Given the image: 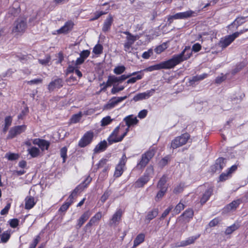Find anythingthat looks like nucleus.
<instances>
[{
  "label": "nucleus",
  "mask_w": 248,
  "mask_h": 248,
  "mask_svg": "<svg viewBox=\"0 0 248 248\" xmlns=\"http://www.w3.org/2000/svg\"><path fill=\"white\" fill-rule=\"evenodd\" d=\"M193 210L192 209H188L183 213L180 217H183L186 222H188L193 218Z\"/></svg>",
  "instance_id": "5701e85b"
},
{
  "label": "nucleus",
  "mask_w": 248,
  "mask_h": 248,
  "mask_svg": "<svg viewBox=\"0 0 248 248\" xmlns=\"http://www.w3.org/2000/svg\"><path fill=\"white\" fill-rule=\"evenodd\" d=\"M113 22V17L109 15L105 20L103 26L102 28V31L107 32L108 31Z\"/></svg>",
  "instance_id": "393cba45"
},
{
  "label": "nucleus",
  "mask_w": 248,
  "mask_h": 248,
  "mask_svg": "<svg viewBox=\"0 0 248 248\" xmlns=\"http://www.w3.org/2000/svg\"><path fill=\"white\" fill-rule=\"evenodd\" d=\"M133 44L126 40V41L124 44V51L126 52H130V49Z\"/></svg>",
  "instance_id": "0e129e2a"
},
{
  "label": "nucleus",
  "mask_w": 248,
  "mask_h": 248,
  "mask_svg": "<svg viewBox=\"0 0 248 248\" xmlns=\"http://www.w3.org/2000/svg\"><path fill=\"white\" fill-rule=\"evenodd\" d=\"M150 179V178L143 175L137 180L135 183V186L138 188L142 187Z\"/></svg>",
  "instance_id": "b1692460"
},
{
  "label": "nucleus",
  "mask_w": 248,
  "mask_h": 248,
  "mask_svg": "<svg viewBox=\"0 0 248 248\" xmlns=\"http://www.w3.org/2000/svg\"><path fill=\"white\" fill-rule=\"evenodd\" d=\"M192 51L190 50V48L187 47L186 48L179 54L174 55L171 58H177L179 59V62L177 65L183 61L189 59L192 55Z\"/></svg>",
  "instance_id": "9d476101"
},
{
  "label": "nucleus",
  "mask_w": 248,
  "mask_h": 248,
  "mask_svg": "<svg viewBox=\"0 0 248 248\" xmlns=\"http://www.w3.org/2000/svg\"><path fill=\"white\" fill-rule=\"evenodd\" d=\"M19 224V220L17 218H13L10 220V225L12 228H16Z\"/></svg>",
  "instance_id": "052dcab7"
},
{
  "label": "nucleus",
  "mask_w": 248,
  "mask_h": 248,
  "mask_svg": "<svg viewBox=\"0 0 248 248\" xmlns=\"http://www.w3.org/2000/svg\"><path fill=\"white\" fill-rule=\"evenodd\" d=\"M102 217V213L99 212L93 216L90 220L89 222L84 227L85 230H89L93 225L97 223Z\"/></svg>",
  "instance_id": "f3484780"
},
{
  "label": "nucleus",
  "mask_w": 248,
  "mask_h": 248,
  "mask_svg": "<svg viewBox=\"0 0 248 248\" xmlns=\"http://www.w3.org/2000/svg\"><path fill=\"white\" fill-rule=\"evenodd\" d=\"M67 149L66 147H63L61 149V156L63 159V162H65L66 158H67Z\"/></svg>",
  "instance_id": "3c124183"
},
{
  "label": "nucleus",
  "mask_w": 248,
  "mask_h": 248,
  "mask_svg": "<svg viewBox=\"0 0 248 248\" xmlns=\"http://www.w3.org/2000/svg\"><path fill=\"white\" fill-rule=\"evenodd\" d=\"M159 189V191L158 192L155 197V200L157 202L159 201L162 198L167 190V188H162Z\"/></svg>",
  "instance_id": "79ce46f5"
},
{
  "label": "nucleus",
  "mask_w": 248,
  "mask_h": 248,
  "mask_svg": "<svg viewBox=\"0 0 248 248\" xmlns=\"http://www.w3.org/2000/svg\"><path fill=\"white\" fill-rule=\"evenodd\" d=\"M143 74H139L136 77H133L132 78H129L127 81L126 83L127 84L130 83H134L138 80H140L142 78Z\"/></svg>",
  "instance_id": "09e8293b"
},
{
  "label": "nucleus",
  "mask_w": 248,
  "mask_h": 248,
  "mask_svg": "<svg viewBox=\"0 0 248 248\" xmlns=\"http://www.w3.org/2000/svg\"><path fill=\"white\" fill-rule=\"evenodd\" d=\"M207 77V74L204 73L200 75H196L189 79L188 83L190 86H194L201 80H203Z\"/></svg>",
  "instance_id": "6ab92c4d"
},
{
  "label": "nucleus",
  "mask_w": 248,
  "mask_h": 248,
  "mask_svg": "<svg viewBox=\"0 0 248 248\" xmlns=\"http://www.w3.org/2000/svg\"><path fill=\"white\" fill-rule=\"evenodd\" d=\"M93 52L96 55L100 54L103 51V46L101 45L97 44L93 48Z\"/></svg>",
  "instance_id": "a18cd8bd"
},
{
  "label": "nucleus",
  "mask_w": 248,
  "mask_h": 248,
  "mask_svg": "<svg viewBox=\"0 0 248 248\" xmlns=\"http://www.w3.org/2000/svg\"><path fill=\"white\" fill-rule=\"evenodd\" d=\"M71 204L72 203H71L70 202H69L66 201V202L61 206L59 211L61 212L66 211Z\"/></svg>",
  "instance_id": "864d4df0"
},
{
  "label": "nucleus",
  "mask_w": 248,
  "mask_h": 248,
  "mask_svg": "<svg viewBox=\"0 0 248 248\" xmlns=\"http://www.w3.org/2000/svg\"><path fill=\"white\" fill-rule=\"evenodd\" d=\"M128 78H129V76H126L125 75H122L119 77H116L115 76H110L109 80L113 82L114 83L117 82L121 83Z\"/></svg>",
  "instance_id": "473e14b6"
},
{
  "label": "nucleus",
  "mask_w": 248,
  "mask_h": 248,
  "mask_svg": "<svg viewBox=\"0 0 248 248\" xmlns=\"http://www.w3.org/2000/svg\"><path fill=\"white\" fill-rule=\"evenodd\" d=\"M0 243H6L10 237V234L7 231L4 232L2 234H0Z\"/></svg>",
  "instance_id": "a19ab883"
},
{
  "label": "nucleus",
  "mask_w": 248,
  "mask_h": 248,
  "mask_svg": "<svg viewBox=\"0 0 248 248\" xmlns=\"http://www.w3.org/2000/svg\"><path fill=\"white\" fill-rule=\"evenodd\" d=\"M74 24L72 21L66 22L60 29L57 30L58 34L67 33L73 28Z\"/></svg>",
  "instance_id": "aec40b11"
},
{
  "label": "nucleus",
  "mask_w": 248,
  "mask_h": 248,
  "mask_svg": "<svg viewBox=\"0 0 248 248\" xmlns=\"http://www.w3.org/2000/svg\"><path fill=\"white\" fill-rule=\"evenodd\" d=\"M189 138L190 135L187 133H184L180 136L176 137L171 141L170 147L174 149L185 145Z\"/></svg>",
  "instance_id": "20e7f679"
},
{
  "label": "nucleus",
  "mask_w": 248,
  "mask_h": 248,
  "mask_svg": "<svg viewBox=\"0 0 248 248\" xmlns=\"http://www.w3.org/2000/svg\"><path fill=\"white\" fill-rule=\"evenodd\" d=\"M18 59L22 63L26 62L28 60L31 59L32 56L31 55L19 54L16 55Z\"/></svg>",
  "instance_id": "ea45409f"
},
{
  "label": "nucleus",
  "mask_w": 248,
  "mask_h": 248,
  "mask_svg": "<svg viewBox=\"0 0 248 248\" xmlns=\"http://www.w3.org/2000/svg\"><path fill=\"white\" fill-rule=\"evenodd\" d=\"M238 201H233L226 206V209L228 211H230L235 209L239 204Z\"/></svg>",
  "instance_id": "58836bf2"
},
{
  "label": "nucleus",
  "mask_w": 248,
  "mask_h": 248,
  "mask_svg": "<svg viewBox=\"0 0 248 248\" xmlns=\"http://www.w3.org/2000/svg\"><path fill=\"white\" fill-rule=\"evenodd\" d=\"M240 226L239 223L237 221L235 222L232 225L228 227L225 231V233L226 235H229L232 233L234 231L237 230Z\"/></svg>",
  "instance_id": "c85d7f7f"
},
{
  "label": "nucleus",
  "mask_w": 248,
  "mask_h": 248,
  "mask_svg": "<svg viewBox=\"0 0 248 248\" xmlns=\"http://www.w3.org/2000/svg\"><path fill=\"white\" fill-rule=\"evenodd\" d=\"M127 96L123 97H113L109 100L108 103L105 105L104 108L106 109H111L114 108L118 103L126 99Z\"/></svg>",
  "instance_id": "ddd939ff"
},
{
  "label": "nucleus",
  "mask_w": 248,
  "mask_h": 248,
  "mask_svg": "<svg viewBox=\"0 0 248 248\" xmlns=\"http://www.w3.org/2000/svg\"><path fill=\"white\" fill-rule=\"evenodd\" d=\"M63 85V81L62 78H57L52 80L48 85L47 89L49 92H51L55 89H59Z\"/></svg>",
  "instance_id": "2eb2a0df"
},
{
  "label": "nucleus",
  "mask_w": 248,
  "mask_h": 248,
  "mask_svg": "<svg viewBox=\"0 0 248 248\" xmlns=\"http://www.w3.org/2000/svg\"><path fill=\"white\" fill-rule=\"evenodd\" d=\"M81 115L80 114H77L74 115L71 119V122L72 123H77L79 121L81 118Z\"/></svg>",
  "instance_id": "4d7b16f0"
},
{
  "label": "nucleus",
  "mask_w": 248,
  "mask_h": 248,
  "mask_svg": "<svg viewBox=\"0 0 248 248\" xmlns=\"http://www.w3.org/2000/svg\"><path fill=\"white\" fill-rule=\"evenodd\" d=\"M124 87L123 86H121L119 87L114 86L111 90V93H112V94H114L120 91H123L124 89Z\"/></svg>",
  "instance_id": "bf43d9fd"
},
{
  "label": "nucleus",
  "mask_w": 248,
  "mask_h": 248,
  "mask_svg": "<svg viewBox=\"0 0 248 248\" xmlns=\"http://www.w3.org/2000/svg\"><path fill=\"white\" fill-rule=\"evenodd\" d=\"M34 198L31 196H27L25 199V209H31L35 204Z\"/></svg>",
  "instance_id": "bb28decb"
},
{
  "label": "nucleus",
  "mask_w": 248,
  "mask_h": 248,
  "mask_svg": "<svg viewBox=\"0 0 248 248\" xmlns=\"http://www.w3.org/2000/svg\"><path fill=\"white\" fill-rule=\"evenodd\" d=\"M93 136V132L91 131L87 132L79 140L78 145L81 148L86 147L92 142Z\"/></svg>",
  "instance_id": "0eeeda50"
},
{
  "label": "nucleus",
  "mask_w": 248,
  "mask_h": 248,
  "mask_svg": "<svg viewBox=\"0 0 248 248\" xmlns=\"http://www.w3.org/2000/svg\"><path fill=\"white\" fill-rule=\"evenodd\" d=\"M91 212L88 210L85 212L78 220L76 228L79 229L91 216Z\"/></svg>",
  "instance_id": "a211bd4d"
},
{
  "label": "nucleus",
  "mask_w": 248,
  "mask_h": 248,
  "mask_svg": "<svg viewBox=\"0 0 248 248\" xmlns=\"http://www.w3.org/2000/svg\"><path fill=\"white\" fill-rule=\"evenodd\" d=\"M10 207H11V203H7V205H6V206L2 210H1L0 214L1 215H5L7 214L8 213V211L10 208Z\"/></svg>",
  "instance_id": "69168bd1"
},
{
  "label": "nucleus",
  "mask_w": 248,
  "mask_h": 248,
  "mask_svg": "<svg viewBox=\"0 0 248 248\" xmlns=\"http://www.w3.org/2000/svg\"><path fill=\"white\" fill-rule=\"evenodd\" d=\"M27 151L29 154L33 158L37 157L40 153L39 149L36 147H32L31 148L28 149Z\"/></svg>",
  "instance_id": "c9c22d12"
},
{
  "label": "nucleus",
  "mask_w": 248,
  "mask_h": 248,
  "mask_svg": "<svg viewBox=\"0 0 248 248\" xmlns=\"http://www.w3.org/2000/svg\"><path fill=\"white\" fill-rule=\"evenodd\" d=\"M125 67L123 66H118L114 69V73L117 75H120L124 72Z\"/></svg>",
  "instance_id": "de8ad7c7"
},
{
  "label": "nucleus",
  "mask_w": 248,
  "mask_h": 248,
  "mask_svg": "<svg viewBox=\"0 0 248 248\" xmlns=\"http://www.w3.org/2000/svg\"><path fill=\"white\" fill-rule=\"evenodd\" d=\"M127 158L125 154L123 155L119 164L116 166L114 174L115 177H119L122 175L124 171V168L125 165Z\"/></svg>",
  "instance_id": "1a4fd4ad"
},
{
  "label": "nucleus",
  "mask_w": 248,
  "mask_h": 248,
  "mask_svg": "<svg viewBox=\"0 0 248 248\" xmlns=\"http://www.w3.org/2000/svg\"><path fill=\"white\" fill-rule=\"evenodd\" d=\"M167 48L166 43H163L157 46L155 49V51L157 54H160Z\"/></svg>",
  "instance_id": "49530a36"
},
{
  "label": "nucleus",
  "mask_w": 248,
  "mask_h": 248,
  "mask_svg": "<svg viewBox=\"0 0 248 248\" xmlns=\"http://www.w3.org/2000/svg\"><path fill=\"white\" fill-rule=\"evenodd\" d=\"M26 128V125H21L14 126L11 128L7 136V139H12L17 135L20 134L25 131Z\"/></svg>",
  "instance_id": "9b49d317"
},
{
  "label": "nucleus",
  "mask_w": 248,
  "mask_h": 248,
  "mask_svg": "<svg viewBox=\"0 0 248 248\" xmlns=\"http://www.w3.org/2000/svg\"><path fill=\"white\" fill-rule=\"evenodd\" d=\"M107 147V142L103 140L99 142L93 150L94 153H98L105 151Z\"/></svg>",
  "instance_id": "a878e982"
},
{
  "label": "nucleus",
  "mask_w": 248,
  "mask_h": 248,
  "mask_svg": "<svg viewBox=\"0 0 248 248\" xmlns=\"http://www.w3.org/2000/svg\"><path fill=\"white\" fill-rule=\"evenodd\" d=\"M172 208L173 207L172 206H170L167 209H166L161 215V216L160 217V219H163L169 214Z\"/></svg>",
  "instance_id": "6e6d98bb"
},
{
  "label": "nucleus",
  "mask_w": 248,
  "mask_h": 248,
  "mask_svg": "<svg viewBox=\"0 0 248 248\" xmlns=\"http://www.w3.org/2000/svg\"><path fill=\"white\" fill-rule=\"evenodd\" d=\"M247 16H238L235 20L230 25L229 28H230L232 25H234L237 28L239 26L241 25L246 22V19Z\"/></svg>",
  "instance_id": "c756f323"
},
{
  "label": "nucleus",
  "mask_w": 248,
  "mask_h": 248,
  "mask_svg": "<svg viewBox=\"0 0 248 248\" xmlns=\"http://www.w3.org/2000/svg\"><path fill=\"white\" fill-rule=\"evenodd\" d=\"M123 33L127 35L126 37V40L132 44H134V42L139 38L138 35H134L127 31H124Z\"/></svg>",
  "instance_id": "f704fd0d"
},
{
  "label": "nucleus",
  "mask_w": 248,
  "mask_h": 248,
  "mask_svg": "<svg viewBox=\"0 0 248 248\" xmlns=\"http://www.w3.org/2000/svg\"><path fill=\"white\" fill-rule=\"evenodd\" d=\"M226 159L223 157H219L215 164L211 166V170L212 172H220L226 166Z\"/></svg>",
  "instance_id": "4468645a"
},
{
  "label": "nucleus",
  "mask_w": 248,
  "mask_h": 248,
  "mask_svg": "<svg viewBox=\"0 0 248 248\" xmlns=\"http://www.w3.org/2000/svg\"><path fill=\"white\" fill-rule=\"evenodd\" d=\"M185 208V205L184 204L179 202L177 205L175 206L174 212L176 214H179L182 210H183Z\"/></svg>",
  "instance_id": "603ef678"
},
{
  "label": "nucleus",
  "mask_w": 248,
  "mask_h": 248,
  "mask_svg": "<svg viewBox=\"0 0 248 248\" xmlns=\"http://www.w3.org/2000/svg\"><path fill=\"white\" fill-rule=\"evenodd\" d=\"M111 194V191L110 190H107L101 198V201L102 202H104L108 199L109 196Z\"/></svg>",
  "instance_id": "8fccbe9b"
},
{
  "label": "nucleus",
  "mask_w": 248,
  "mask_h": 248,
  "mask_svg": "<svg viewBox=\"0 0 248 248\" xmlns=\"http://www.w3.org/2000/svg\"><path fill=\"white\" fill-rule=\"evenodd\" d=\"M154 170L153 166L152 165H150L147 168L146 170L144 173V175L150 179V178L154 174Z\"/></svg>",
  "instance_id": "37998d69"
},
{
  "label": "nucleus",
  "mask_w": 248,
  "mask_h": 248,
  "mask_svg": "<svg viewBox=\"0 0 248 248\" xmlns=\"http://www.w3.org/2000/svg\"><path fill=\"white\" fill-rule=\"evenodd\" d=\"M194 13V12L191 10H189L184 12L178 13L174 15L169 16H168L167 20L168 25H170L173 22L174 20L183 19L191 17L193 16V14Z\"/></svg>",
  "instance_id": "39448f33"
},
{
  "label": "nucleus",
  "mask_w": 248,
  "mask_h": 248,
  "mask_svg": "<svg viewBox=\"0 0 248 248\" xmlns=\"http://www.w3.org/2000/svg\"><path fill=\"white\" fill-rule=\"evenodd\" d=\"M40 239V236L39 235H37L33 239L32 243L31 244L29 248H35L36 245L39 242Z\"/></svg>",
  "instance_id": "13d9d810"
},
{
  "label": "nucleus",
  "mask_w": 248,
  "mask_h": 248,
  "mask_svg": "<svg viewBox=\"0 0 248 248\" xmlns=\"http://www.w3.org/2000/svg\"><path fill=\"white\" fill-rule=\"evenodd\" d=\"M124 126H125L124 125H122L121 126L120 125L114 129L113 131L108 138V141L109 144H112L113 143L118 142L122 141L119 140L120 137H118V135L120 130H121L122 128L124 130Z\"/></svg>",
  "instance_id": "6e6552de"
},
{
  "label": "nucleus",
  "mask_w": 248,
  "mask_h": 248,
  "mask_svg": "<svg viewBox=\"0 0 248 248\" xmlns=\"http://www.w3.org/2000/svg\"><path fill=\"white\" fill-rule=\"evenodd\" d=\"M155 151L154 149L149 150L141 155L140 160L138 163L137 169L142 170L148 164L150 160L154 157Z\"/></svg>",
  "instance_id": "f03ea898"
},
{
  "label": "nucleus",
  "mask_w": 248,
  "mask_h": 248,
  "mask_svg": "<svg viewBox=\"0 0 248 248\" xmlns=\"http://www.w3.org/2000/svg\"><path fill=\"white\" fill-rule=\"evenodd\" d=\"M236 35L237 34L232 33L221 38L218 43V46L222 49L227 47L236 38Z\"/></svg>",
  "instance_id": "f8f14e48"
},
{
  "label": "nucleus",
  "mask_w": 248,
  "mask_h": 248,
  "mask_svg": "<svg viewBox=\"0 0 248 248\" xmlns=\"http://www.w3.org/2000/svg\"><path fill=\"white\" fill-rule=\"evenodd\" d=\"M6 156L9 160H16L19 158V155L17 154L10 153L9 155L6 154Z\"/></svg>",
  "instance_id": "5fc2aeb1"
},
{
  "label": "nucleus",
  "mask_w": 248,
  "mask_h": 248,
  "mask_svg": "<svg viewBox=\"0 0 248 248\" xmlns=\"http://www.w3.org/2000/svg\"><path fill=\"white\" fill-rule=\"evenodd\" d=\"M26 28V19L23 18H18L14 24L12 31L16 33L23 32Z\"/></svg>",
  "instance_id": "423d86ee"
},
{
  "label": "nucleus",
  "mask_w": 248,
  "mask_h": 248,
  "mask_svg": "<svg viewBox=\"0 0 248 248\" xmlns=\"http://www.w3.org/2000/svg\"><path fill=\"white\" fill-rule=\"evenodd\" d=\"M153 53V50L152 49H149L147 51H145L143 53L142 55V57L143 59H148L151 55H152Z\"/></svg>",
  "instance_id": "e2e57ef3"
},
{
  "label": "nucleus",
  "mask_w": 248,
  "mask_h": 248,
  "mask_svg": "<svg viewBox=\"0 0 248 248\" xmlns=\"http://www.w3.org/2000/svg\"><path fill=\"white\" fill-rule=\"evenodd\" d=\"M122 210L120 209L117 210L113 215L111 221L112 223H115L116 222H119L122 216Z\"/></svg>",
  "instance_id": "72a5a7b5"
},
{
  "label": "nucleus",
  "mask_w": 248,
  "mask_h": 248,
  "mask_svg": "<svg viewBox=\"0 0 248 248\" xmlns=\"http://www.w3.org/2000/svg\"><path fill=\"white\" fill-rule=\"evenodd\" d=\"M179 62V59L178 58H171L167 61L162 62L159 63L149 66L146 70L147 71L152 72L155 70H159L163 69H171L177 65Z\"/></svg>",
  "instance_id": "f257e3e1"
},
{
  "label": "nucleus",
  "mask_w": 248,
  "mask_h": 248,
  "mask_svg": "<svg viewBox=\"0 0 248 248\" xmlns=\"http://www.w3.org/2000/svg\"><path fill=\"white\" fill-rule=\"evenodd\" d=\"M169 157L168 156H165V157L163 158L159 163V166L161 167H163L165 166H166L169 161Z\"/></svg>",
  "instance_id": "338daca9"
},
{
  "label": "nucleus",
  "mask_w": 248,
  "mask_h": 248,
  "mask_svg": "<svg viewBox=\"0 0 248 248\" xmlns=\"http://www.w3.org/2000/svg\"><path fill=\"white\" fill-rule=\"evenodd\" d=\"M124 120L125 121L126 125L128 127L135 125L138 122V120L137 118L133 117L132 115L126 117Z\"/></svg>",
  "instance_id": "cd10ccee"
},
{
  "label": "nucleus",
  "mask_w": 248,
  "mask_h": 248,
  "mask_svg": "<svg viewBox=\"0 0 248 248\" xmlns=\"http://www.w3.org/2000/svg\"><path fill=\"white\" fill-rule=\"evenodd\" d=\"M145 239V234L142 233L139 234L134 240V244L133 247L136 248L140 244L144 242Z\"/></svg>",
  "instance_id": "7c9ffc66"
},
{
  "label": "nucleus",
  "mask_w": 248,
  "mask_h": 248,
  "mask_svg": "<svg viewBox=\"0 0 248 248\" xmlns=\"http://www.w3.org/2000/svg\"><path fill=\"white\" fill-rule=\"evenodd\" d=\"M158 214V209L154 208L149 211L146 217V219L149 221L155 218Z\"/></svg>",
  "instance_id": "2f4dec72"
},
{
  "label": "nucleus",
  "mask_w": 248,
  "mask_h": 248,
  "mask_svg": "<svg viewBox=\"0 0 248 248\" xmlns=\"http://www.w3.org/2000/svg\"><path fill=\"white\" fill-rule=\"evenodd\" d=\"M230 174L227 171V173H222L219 176V181H224L228 179Z\"/></svg>",
  "instance_id": "774afa93"
},
{
  "label": "nucleus",
  "mask_w": 248,
  "mask_h": 248,
  "mask_svg": "<svg viewBox=\"0 0 248 248\" xmlns=\"http://www.w3.org/2000/svg\"><path fill=\"white\" fill-rule=\"evenodd\" d=\"M155 92V90L154 89H151L144 93H139L134 96L133 98V100L135 102H137L143 99H148L150 96H152Z\"/></svg>",
  "instance_id": "dca6fc26"
},
{
  "label": "nucleus",
  "mask_w": 248,
  "mask_h": 248,
  "mask_svg": "<svg viewBox=\"0 0 248 248\" xmlns=\"http://www.w3.org/2000/svg\"><path fill=\"white\" fill-rule=\"evenodd\" d=\"M200 237V235L196 236H192L187 238L186 240L180 242L178 244V247H186L194 243L195 240Z\"/></svg>",
  "instance_id": "4be33fe9"
},
{
  "label": "nucleus",
  "mask_w": 248,
  "mask_h": 248,
  "mask_svg": "<svg viewBox=\"0 0 248 248\" xmlns=\"http://www.w3.org/2000/svg\"><path fill=\"white\" fill-rule=\"evenodd\" d=\"M213 189L212 187H209L205 191L201 199L200 202L201 204H204L209 199L211 196L213 194Z\"/></svg>",
  "instance_id": "412c9836"
},
{
  "label": "nucleus",
  "mask_w": 248,
  "mask_h": 248,
  "mask_svg": "<svg viewBox=\"0 0 248 248\" xmlns=\"http://www.w3.org/2000/svg\"><path fill=\"white\" fill-rule=\"evenodd\" d=\"M50 143L49 141L42 139L38 146L40 148L41 150L43 151L45 150H48L50 146Z\"/></svg>",
  "instance_id": "4c0bfd02"
},
{
  "label": "nucleus",
  "mask_w": 248,
  "mask_h": 248,
  "mask_svg": "<svg viewBox=\"0 0 248 248\" xmlns=\"http://www.w3.org/2000/svg\"><path fill=\"white\" fill-rule=\"evenodd\" d=\"M113 119H111L109 116H107L103 118L101 121V125L102 126H105L108 125L112 121Z\"/></svg>",
  "instance_id": "c03bdc74"
},
{
  "label": "nucleus",
  "mask_w": 248,
  "mask_h": 248,
  "mask_svg": "<svg viewBox=\"0 0 248 248\" xmlns=\"http://www.w3.org/2000/svg\"><path fill=\"white\" fill-rule=\"evenodd\" d=\"M167 176L165 175H163L158 182L157 185V188L159 189L167 188L168 187L165 186V185L167 182Z\"/></svg>",
  "instance_id": "e433bc0d"
},
{
  "label": "nucleus",
  "mask_w": 248,
  "mask_h": 248,
  "mask_svg": "<svg viewBox=\"0 0 248 248\" xmlns=\"http://www.w3.org/2000/svg\"><path fill=\"white\" fill-rule=\"evenodd\" d=\"M90 54V51L88 50H84L81 51L80 53V56L85 60L87 58Z\"/></svg>",
  "instance_id": "680f3d73"
},
{
  "label": "nucleus",
  "mask_w": 248,
  "mask_h": 248,
  "mask_svg": "<svg viewBox=\"0 0 248 248\" xmlns=\"http://www.w3.org/2000/svg\"><path fill=\"white\" fill-rule=\"evenodd\" d=\"M91 181L92 178L90 176L87 177L82 183L78 185L73 190L66 201L69 202H70L71 203H72L74 199L77 196L78 193L82 191L85 188L87 187V186L91 183Z\"/></svg>",
  "instance_id": "7ed1b4c3"
}]
</instances>
